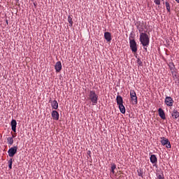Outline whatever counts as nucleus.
<instances>
[{
    "instance_id": "0eeeda50",
    "label": "nucleus",
    "mask_w": 179,
    "mask_h": 179,
    "mask_svg": "<svg viewBox=\"0 0 179 179\" xmlns=\"http://www.w3.org/2000/svg\"><path fill=\"white\" fill-rule=\"evenodd\" d=\"M8 156L9 157H13L16 153H17V146H14L10 148L8 151Z\"/></svg>"
},
{
    "instance_id": "473e14b6",
    "label": "nucleus",
    "mask_w": 179,
    "mask_h": 179,
    "mask_svg": "<svg viewBox=\"0 0 179 179\" xmlns=\"http://www.w3.org/2000/svg\"><path fill=\"white\" fill-rule=\"evenodd\" d=\"M15 1H17V2H19V0H15Z\"/></svg>"
},
{
    "instance_id": "bb28decb",
    "label": "nucleus",
    "mask_w": 179,
    "mask_h": 179,
    "mask_svg": "<svg viewBox=\"0 0 179 179\" xmlns=\"http://www.w3.org/2000/svg\"><path fill=\"white\" fill-rule=\"evenodd\" d=\"M154 3H155V5L160 6V0H154Z\"/></svg>"
},
{
    "instance_id": "20e7f679",
    "label": "nucleus",
    "mask_w": 179,
    "mask_h": 179,
    "mask_svg": "<svg viewBox=\"0 0 179 179\" xmlns=\"http://www.w3.org/2000/svg\"><path fill=\"white\" fill-rule=\"evenodd\" d=\"M161 139V143L163 146H166L167 149H171V144L170 143V141H169V138H166L164 137H162Z\"/></svg>"
},
{
    "instance_id": "2eb2a0df",
    "label": "nucleus",
    "mask_w": 179,
    "mask_h": 179,
    "mask_svg": "<svg viewBox=\"0 0 179 179\" xmlns=\"http://www.w3.org/2000/svg\"><path fill=\"white\" fill-rule=\"evenodd\" d=\"M116 101H117V106H120L121 104H124V99H122V96H121L120 95L117 96Z\"/></svg>"
},
{
    "instance_id": "39448f33",
    "label": "nucleus",
    "mask_w": 179,
    "mask_h": 179,
    "mask_svg": "<svg viewBox=\"0 0 179 179\" xmlns=\"http://www.w3.org/2000/svg\"><path fill=\"white\" fill-rule=\"evenodd\" d=\"M130 97L133 104H138V96H136V92H135V90L130 91Z\"/></svg>"
},
{
    "instance_id": "72a5a7b5",
    "label": "nucleus",
    "mask_w": 179,
    "mask_h": 179,
    "mask_svg": "<svg viewBox=\"0 0 179 179\" xmlns=\"http://www.w3.org/2000/svg\"><path fill=\"white\" fill-rule=\"evenodd\" d=\"M6 23H7V24H8V21H6Z\"/></svg>"
},
{
    "instance_id": "423d86ee",
    "label": "nucleus",
    "mask_w": 179,
    "mask_h": 179,
    "mask_svg": "<svg viewBox=\"0 0 179 179\" xmlns=\"http://www.w3.org/2000/svg\"><path fill=\"white\" fill-rule=\"evenodd\" d=\"M164 103L167 107H173L174 99L171 96H166Z\"/></svg>"
},
{
    "instance_id": "aec40b11",
    "label": "nucleus",
    "mask_w": 179,
    "mask_h": 179,
    "mask_svg": "<svg viewBox=\"0 0 179 179\" xmlns=\"http://www.w3.org/2000/svg\"><path fill=\"white\" fill-rule=\"evenodd\" d=\"M7 143L10 145V146H12V145H13V138H11V137L7 138Z\"/></svg>"
},
{
    "instance_id": "c756f323",
    "label": "nucleus",
    "mask_w": 179,
    "mask_h": 179,
    "mask_svg": "<svg viewBox=\"0 0 179 179\" xmlns=\"http://www.w3.org/2000/svg\"><path fill=\"white\" fill-rule=\"evenodd\" d=\"M176 1L177 2V3H179V0H176Z\"/></svg>"
},
{
    "instance_id": "393cba45",
    "label": "nucleus",
    "mask_w": 179,
    "mask_h": 179,
    "mask_svg": "<svg viewBox=\"0 0 179 179\" xmlns=\"http://www.w3.org/2000/svg\"><path fill=\"white\" fill-rule=\"evenodd\" d=\"M136 62L139 66H142L143 65V63L141 61V59L138 58L136 60Z\"/></svg>"
},
{
    "instance_id": "a211bd4d",
    "label": "nucleus",
    "mask_w": 179,
    "mask_h": 179,
    "mask_svg": "<svg viewBox=\"0 0 179 179\" xmlns=\"http://www.w3.org/2000/svg\"><path fill=\"white\" fill-rule=\"evenodd\" d=\"M118 106H119V110L120 113H122V114H125L126 110H125V106H124V103L121 105H118Z\"/></svg>"
},
{
    "instance_id": "f704fd0d",
    "label": "nucleus",
    "mask_w": 179,
    "mask_h": 179,
    "mask_svg": "<svg viewBox=\"0 0 179 179\" xmlns=\"http://www.w3.org/2000/svg\"><path fill=\"white\" fill-rule=\"evenodd\" d=\"M162 1H164V0H162Z\"/></svg>"
},
{
    "instance_id": "6ab92c4d",
    "label": "nucleus",
    "mask_w": 179,
    "mask_h": 179,
    "mask_svg": "<svg viewBox=\"0 0 179 179\" xmlns=\"http://www.w3.org/2000/svg\"><path fill=\"white\" fill-rule=\"evenodd\" d=\"M67 20L69 23V27H72L73 26V21L72 20V17L71 15H69Z\"/></svg>"
},
{
    "instance_id": "ddd939ff",
    "label": "nucleus",
    "mask_w": 179,
    "mask_h": 179,
    "mask_svg": "<svg viewBox=\"0 0 179 179\" xmlns=\"http://www.w3.org/2000/svg\"><path fill=\"white\" fill-rule=\"evenodd\" d=\"M150 160L151 163L152 164H154V166L155 164H157V157H156L155 155H151L150 157Z\"/></svg>"
},
{
    "instance_id": "f03ea898",
    "label": "nucleus",
    "mask_w": 179,
    "mask_h": 179,
    "mask_svg": "<svg viewBox=\"0 0 179 179\" xmlns=\"http://www.w3.org/2000/svg\"><path fill=\"white\" fill-rule=\"evenodd\" d=\"M88 99L92 103V106H96L99 101V95L96 94V91L90 90L88 94Z\"/></svg>"
},
{
    "instance_id": "6e6552de",
    "label": "nucleus",
    "mask_w": 179,
    "mask_h": 179,
    "mask_svg": "<svg viewBox=\"0 0 179 179\" xmlns=\"http://www.w3.org/2000/svg\"><path fill=\"white\" fill-rule=\"evenodd\" d=\"M136 28L138 29L139 33H143V22L138 21L136 23Z\"/></svg>"
},
{
    "instance_id": "b1692460",
    "label": "nucleus",
    "mask_w": 179,
    "mask_h": 179,
    "mask_svg": "<svg viewBox=\"0 0 179 179\" xmlns=\"http://www.w3.org/2000/svg\"><path fill=\"white\" fill-rule=\"evenodd\" d=\"M166 8L168 12H170V3L169 1L165 2Z\"/></svg>"
},
{
    "instance_id": "a878e982",
    "label": "nucleus",
    "mask_w": 179,
    "mask_h": 179,
    "mask_svg": "<svg viewBox=\"0 0 179 179\" xmlns=\"http://www.w3.org/2000/svg\"><path fill=\"white\" fill-rule=\"evenodd\" d=\"M12 159H10V160H8V169H10V170L12 169Z\"/></svg>"
},
{
    "instance_id": "4be33fe9",
    "label": "nucleus",
    "mask_w": 179,
    "mask_h": 179,
    "mask_svg": "<svg viewBox=\"0 0 179 179\" xmlns=\"http://www.w3.org/2000/svg\"><path fill=\"white\" fill-rule=\"evenodd\" d=\"M115 169H117V165H115V164H111V173L113 174H115V171L114 170H115Z\"/></svg>"
},
{
    "instance_id": "f8f14e48",
    "label": "nucleus",
    "mask_w": 179,
    "mask_h": 179,
    "mask_svg": "<svg viewBox=\"0 0 179 179\" xmlns=\"http://www.w3.org/2000/svg\"><path fill=\"white\" fill-rule=\"evenodd\" d=\"M52 117L53 120L58 121L59 120V113L57 110H52Z\"/></svg>"
},
{
    "instance_id": "f3484780",
    "label": "nucleus",
    "mask_w": 179,
    "mask_h": 179,
    "mask_svg": "<svg viewBox=\"0 0 179 179\" xmlns=\"http://www.w3.org/2000/svg\"><path fill=\"white\" fill-rule=\"evenodd\" d=\"M104 38L108 42L111 41V33H110V32H105L104 33Z\"/></svg>"
},
{
    "instance_id": "7c9ffc66",
    "label": "nucleus",
    "mask_w": 179,
    "mask_h": 179,
    "mask_svg": "<svg viewBox=\"0 0 179 179\" xmlns=\"http://www.w3.org/2000/svg\"><path fill=\"white\" fill-rule=\"evenodd\" d=\"M90 153H92L90 151L88 152V155H90Z\"/></svg>"
},
{
    "instance_id": "cd10ccee",
    "label": "nucleus",
    "mask_w": 179,
    "mask_h": 179,
    "mask_svg": "<svg viewBox=\"0 0 179 179\" xmlns=\"http://www.w3.org/2000/svg\"><path fill=\"white\" fill-rule=\"evenodd\" d=\"M157 179H164V176L163 175H159Z\"/></svg>"
},
{
    "instance_id": "5701e85b",
    "label": "nucleus",
    "mask_w": 179,
    "mask_h": 179,
    "mask_svg": "<svg viewBox=\"0 0 179 179\" xmlns=\"http://www.w3.org/2000/svg\"><path fill=\"white\" fill-rule=\"evenodd\" d=\"M169 66L171 71H174V69H176V66L174 65V63H173V62H170L169 64Z\"/></svg>"
},
{
    "instance_id": "4468645a",
    "label": "nucleus",
    "mask_w": 179,
    "mask_h": 179,
    "mask_svg": "<svg viewBox=\"0 0 179 179\" xmlns=\"http://www.w3.org/2000/svg\"><path fill=\"white\" fill-rule=\"evenodd\" d=\"M171 116L173 118V120H177V118H179V112L176 109H173V110L171 112Z\"/></svg>"
},
{
    "instance_id": "1a4fd4ad",
    "label": "nucleus",
    "mask_w": 179,
    "mask_h": 179,
    "mask_svg": "<svg viewBox=\"0 0 179 179\" xmlns=\"http://www.w3.org/2000/svg\"><path fill=\"white\" fill-rule=\"evenodd\" d=\"M55 68L56 72H61V70L62 69V64L61 63L60 61L57 62L55 64Z\"/></svg>"
},
{
    "instance_id": "c85d7f7f",
    "label": "nucleus",
    "mask_w": 179,
    "mask_h": 179,
    "mask_svg": "<svg viewBox=\"0 0 179 179\" xmlns=\"http://www.w3.org/2000/svg\"><path fill=\"white\" fill-rule=\"evenodd\" d=\"M10 138H13H13H16V134H12V137H10Z\"/></svg>"
},
{
    "instance_id": "7ed1b4c3",
    "label": "nucleus",
    "mask_w": 179,
    "mask_h": 179,
    "mask_svg": "<svg viewBox=\"0 0 179 179\" xmlns=\"http://www.w3.org/2000/svg\"><path fill=\"white\" fill-rule=\"evenodd\" d=\"M129 45L132 52H136L138 51V45L136 44L135 39L129 38Z\"/></svg>"
},
{
    "instance_id": "9d476101",
    "label": "nucleus",
    "mask_w": 179,
    "mask_h": 179,
    "mask_svg": "<svg viewBox=\"0 0 179 179\" xmlns=\"http://www.w3.org/2000/svg\"><path fill=\"white\" fill-rule=\"evenodd\" d=\"M49 102L51 103L53 110H58V101L57 100L52 101L50 99Z\"/></svg>"
},
{
    "instance_id": "412c9836",
    "label": "nucleus",
    "mask_w": 179,
    "mask_h": 179,
    "mask_svg": "<svg viewBox=\"0 0 179 179\" xmlns=\"http://www.w3.org/2000/svg\"><path fill=\"white\" fill-rule=\"evenodd\" d=\"M137 175L138 176V177L143 178V169H140L137 170Z\"/></svg>"
},
{
    "instance_id": "f257e3e1",
    "label": "nucleus",
    "mask_w": 179,
    "mask_h": 179,
    "mask_svg": "<svg viewBox=\"0 0 179 179\" xmlns=\"http://www.w3.org/2000/svg\"><path fill=\"white\" fill-rule=\"evenodd\" d=\"M140 42L141 43L143 47H144V49L146 51L148 48L145 47H149V43H150V38H149V35H148V34L146 33L141 32L140 34Z\"/></svg>"
},
{
    "instance_id": "dca6fc26",
    "label": "nucleus",
    "mask_w": 179,
    "mask_h": 179,
    "mask_svg": "<svg viewBox=\"0 0 179 179\" xmlns=\"http://www.w3.org/2000/svg\"><path fill=\"white\" fill-rule=\"evenodd\" d=\"M17 125V122L16 120H13L11 121V129L13 131V132H16V126Z\"/></svg>"
},
{
    "instance_id": "2f4dec72",
    "label": "nucleus",
    "mask_w": 179,
    "mask_h": 179,
    "mask_svg": "<svg viewBox=\"0 0 179 179\" xmlns=\"http://www.w3.org/2000/svg\"><path fill=\"white\" fill-rule=\"evenodd\" d=\"M174 76H177V74H174Z\"/></svg>"
},
{
    "instance_id": "9b49d317",
    "label": "nucleus",
    "mask_w": 179,
    "mask_h": 179,
    "mask_svg": "<svg viewBox=\"0 0 179 179\" xmlns=\"http://www.w3.org/2000/svg\"><path fill=\"white\" fill-rule=\"evenodd\" d=\"M158 114L162 120H166V113H164V110L162 108L158 109Z\"/></svg>"
}]
</instances>
